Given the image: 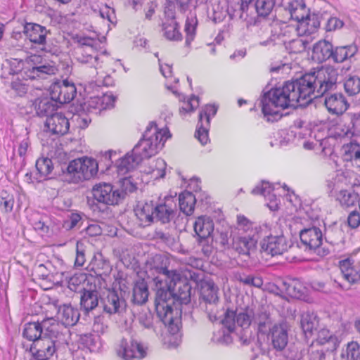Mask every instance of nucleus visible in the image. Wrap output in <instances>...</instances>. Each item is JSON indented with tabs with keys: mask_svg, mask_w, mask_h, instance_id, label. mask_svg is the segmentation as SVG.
Listing matches in <instances>:
<instances>
[{
	"mask_svg": "<svg viewBox=\"0 0 360 360\" xmlns=\"http://www.w3.org/2000/svg\"><path fill=\"white\" fill-rule=\"evenodd\" d=\"M316 86L314 72H311L295 80L286 82L281 87L270 90L261 101L264 116L268 121L278 120L282 117V110L295 108L298 104L303 105L318 98Z\"/></svg>",
	"mask_w": 360,
	"mask_h": 360,
	"instance_id": "1",
	"label": "nucleus"
},
{
	"mask_svg": "<svg viewBox=\"0 0 360 360\" xmlns=\"http://www.w3.org/2000/svg\"><path fill=\"white\" fill-rule=\"evenodd\" d=\"M153 260L157 264L150 271L156 290L155 305L157 315L167 326L169 331L176 334L180 328L181 311L177 308L173 309L172 304L175 300L174 287L181 279L180 271L169 270L163 265L167 259L161 255H156Z\"/></svg>",
	"mask_w": 360,
	"mask_h": 360,
	"instance_id": "2",
	"label": "nucleus"
},
{
	"mask_svg": "<svg viewBox=\"0 0 360 360\" xmlns=\"http://www.w3.org/2000/svg\"><path fill=\"white\" fill-rule=\"evenodd\" d=\"M170 136L168 129H159L155 122H150L147 127L143 138L133 148V153L139 155L142 159L149 158L156 155Z\"/></svg>",
	"mask_w": 360,
	"mask_h": 360,
	"instance_id": "3",
	"label": "nucleus"
},
{
	"mask_svg": "<svg viewBox=\"0 0 360 360\" xmlns=\"http://www.w3.org/2000/svg\"><path fill=\"white\" fill-rule=\"evenodd\" d=\"M98 169V165L95 159L82 157L69 162L65 176L69 183L77 184L95 176Z\"/></svg>",
	"mask_w": 360,
	"mask_h": 360,
	"instance_id": "4",
	"label": "nucleus"
},
{
	"mask_svg": "<svg viewBox=\"0 0 360 360\" xmlns=\"http://www.w3.org/2000/svg\"><path fill=\"white\" fill-rule=\"evenodd\" d=\"M60 312L55 322L50 323V327H46V345H49L48 338L50 339V342L56 340L60 333V326L59 322L65 326H74L79 319V313L78 310L73 308L71 305L64 304L60 307Z\"/></svg>",
	"mask_w": 360,
	"mask_h": 360,
	"instance_id": "5",
	"label": "nucleus"
},
{
	"mask_svg": "<svg viewBox=\"0 0 360 360\" xmlns=\"http://www.w3.org/2000/svg\"><path fill=\"white\" fill-rule=\"evenodd\" d=\"M50 82L51 84L49 92L52 101L63 104L69 103L74 98L77 91L73 83L58 78L50 80Z\"/></svg>",
	"mask_w": 360,
	"mask_h": 360,
	"instance_id": "6",
	"label": "nucleus"
},
{
	"mask_svg": "<svg viewBox=\"0 0 360 360\" xmlns=\"http://www.w3.org/2000/svg\"><path fill=\"white\" fill-rule=\"evenodd\" d=\"M314 72L316 79V88H318L316 96H323L328 91L336 88L338 73L334 68L321 67Z\"/></svg>",
	"mask_w": 360,
	"mask_h": 360,
	"instance_id": "7",
	"label": "nucleus"
},
{
	"mask_svg": "<svg viewBox=\"0 0 360 360\" xmlns=\"http://www.w3.org/2000/svg\"><path fill=\"white\" fill-rule=\"evenodd\" d=\"M217 108L214 105H206L199 113L198 123L195 136L202 145H205L209 141L208 129L211 117H214Z\"/></svg>",
	"mask_w": 360,
	"mask_h": 360,
	"instance_id": "8",
	"label": "nucleus"
},
{
	"mask_svg": "<svg viewBox=\"0 0 360 360\" xmlns=\"http://www.w3.org/2000/svg\"><path fill=\"white\" fill-rule=\"evenodd\" d=\"M340 269L343 278L353 284L360 281V250L349 258L340 262Z\"/></svg>",
	"mask_w": 360,
	"mask_h": 360,
	"instance_id": "9",
	"label": "nucleus"
},
{
	"mask_svg": "<svg viewBox=\"0 0 360 360\" xmlns=\"http://www.w3.org/2000/svg\"><path fill=\"white\" fill-rule=\"evenodd\" d=\"M253 311L251 309H245L238 314L233 310L228 309L222 320L224 327L226 328L229 331H233L236 325L247 328L250 326L252 318L253 316Z\"/></svg>",
	"mask_w": 360,
	"mask_h": 360,
	"instance_id": "10",
	"label": "nucleus"
},
{
	"mask_svg": "<svg viewBox=\"0 0 360 360\" xmlns=\"http://www.w3.org/2000/svg\"><path fill=\"white\" fill-rule=\"evenodd\" d=\"M94 198L99 202L106 205H116L120 201L122 193L118 189H114L110 184H98L94 186Z\"/></svg>",
	"mask_w": 360,
	"mask_h": 360,
	"instance_id": "11",
	"label": "nucleus"
},
{
	"mask_svg": "<svg viewBox=\"0 0 360 360\" xmlns=\"http://www.w3.org/2000/svg\"><path fill=\"white\" fill-rule=\"evenodd\" d=\"M285 12L288 13L290 19L294 20L300 23L299 29H304V33L309 30L305 29L308 24L309 12L306 7L303 0H292L288 3L285 7Z\"/></svg>",
	"mask_w": 360,
	"mask_h": 360,
	"instance_id": "12",
	"label": "nucleus"
},
{
	"mask_svg": "<svg viewBox=\"0 0 360 360\" xmlns=\"http://www.w3.org/2000/svg\"><path fill=\"white\" fill-rule=\"evenodd\" d=\"M316 221L313 220L300 231L301 242L310 250L319 248L323 242L322 231L316 226Z\"/></svg>",
	"mask_w": 360,
	"mask_h": 360,
	"instance_id": "13",
	"label": "nucleus"
},
{
	"mask_svg": "<svg viewBox=\"0 0 360 360\" xmlns=\"http://www.w3.org/2000/svg\"><path fill=\"white\" fill-rule=\"evenodd\" d=\"M261 245L262 250L271 256L282 255L290 247L283 234L270 235L267 238L263 239Z\"/></svg>",
	"mask_w": 360,
	"mask_h": 360,
	"instance_id": "14",
	"label": "nucleus"
},
{
	"mask_svg": "<svg viewBox=\"0 0 360 360\" xmlns=\"http://www.w3.org/2000/svg\"><path fill=\"white\" fill-rule=\"evenodd\" d=\"M288 326L286 322L274 323L268 333V338L272 346L278 351L283 350L288 342Z\"/></svg>",
	"mask_w": 360,
	"mask_h": 360,
	"instance_id": "15",
	"label": "nucleus"
},
{
	"mask_svg": "<svg viewBox=\"0 0 360 360\" xmlns=\"http://www.w3.org/2000/svg\"><path fill=\"white\" fill-rule=\"evenodd\" d=\"M180 274L181 279L176 282L178 290L174 289V297L175 300H179L181 304H187L191 300V286L186 280L189 278L197 281V274L190 271H185L184 275L181 271H180Z\"/></svg>",
	"mask_w": 360,
	"mask_h": 360,
	"instance_id": "16",
	"label": "nucleus"
},
{
	"mask_svg": "<svg viewBox=\"0 0 360 360\" xmlns=\"http://www.w3.org/2000/svg\"><path fill=\"white\" fill-rule=\"evenodd\" d=\"M117 353L124 360H131L134 358L142 359L146 355V352L141 344L134 341L129 343L125 340L121 342Z\"/></svg>",
	"mask_w": 360,
	"mask_h": 360,
	"instance_id": "17",
	"label": "nucleus"
},
{
	"mask_svg": "<svg viewBox=\"0 0 360 360\" xmlns=\"http://www.w3.org/2000/svg\"><path fill=\"white\" fill-rule=\"evenodd\" d=\"M104 311L110 314H120L126 307L124 299L115 290L108 291L103 301Z\"/></svg>",
	"mask_w": 360,
	"mask_h": 360,
	"instance_id": "18",
	"label": "nucleus"
},
{
	"mask_svg": "<svg viewBox=\"0 0 360 360\" xmlns=\"http://www.w3.org/2000/svg\"><path fill=\"white\" fill-rule=\"evenodd\" d=\"M46 128L53 134L63 135L69 129V122L61 112H56L46 116Z\"/></svg>",
	"mask_w": 360,
	"mask_h": 360,
	"instance_id": "19",
	"label": "nucleus"
},
{
	"mask_svg": "<svg viewBox=\"0 0 360 360\" xmlns=\"http://www.w3.org/2000/svg\"><path fill=\"white\" fill-rule=\"evenodd\" d=\"M155 202L153 201L139 203L134 209V212L139 225L147 226L151 224L155 219Z\"/></svg>",
	"mask_w": 360,
	"mask_h": 360,
	"instance_id": "20",
	"label": "nucleus"
},
{
	"mask_svg": "<svg viewBox=\"0 0 360 360\" xmlns=\"http://www.w3.org/2000/svg\"><path fill=\"white\" fill-rule=\"evenodd\" d=\"M324 104L328 110L335 115H341L347 110L349 104L342 94H326Z\"/></svg>",
	"mask_w": 360,
	"mask_h": 360,
	"instance_id": "21",
	"label": "nucleus"
},
{
	"mask_svg": "<svg viewBox=\"0 0 360 360\" xmlns=\"http://www.w3.org/2000/svg\"><path fill=\"white\" fill-rule=\"evenodd\" d=\"M257 237H251L248 233L244 236H238L233 238L232 248L240 255H248L256 248Z\"/></svg>",
	"mask_w": 360,
	"mask_h": 360,
	"instance_id": "22",
	"label": "nucleus"
},
{
	"mask_svg": "<svg viewBox=\"0 0 360 360\" xmlns=\"http://www.w3.org/2000/svg\"><path fill=\"white\" fill-rule=\"evenodd\" d=\"M273 188L267 181H262L260 186H256L252 191L253 194L262 195L266 201L267 207L272 211L278 209L279 200L276 195L272 194Z\"/></svg>",
	"mask_w": 360,
	"mask_h": 360,
	"instance_id": "23",
	"label": "nucleus"
},
{
	"mask_svg": "<svg viewBox=\"0 0 360 360\" xmlns=\"http://www.w3.org/2000/svg\"><path fill=\"white\" fill-rule=\"evenodd\" d=\"M200 298L202 302L219 301V288L211 279L201 280L199 283Z\"/></svg>",
	"mask_w": 360,
	"mask_h": 360,
	"instance_id": "24",
	"label": "nucleus"
},
{
	"mask_svg": "<svg viewBox=\"0 0 360 360\" xmlns=\"http://www.w3.org/2000/svg\"><path fill=\"white\" fill-rule=\"evenodd\" d=\"M342 156L345 161L351 162L360 172V146L358 143L351 142L344 144L342 147Z\"/></svg>",
	"mask_w": 360,
	"mask_h": 360,
	"instance_id": "25",
	"label": "nucleus"
},
{
	"mask_svg": "<svg viewBox=\"0 0 360 360\" xmlns=\"http://www.w3.org/2000/svg\"><path fill=\"white\" fill-rule=\"evenodd\" d=\"M142 158L139 155L133 153L126 154L120 158L117 163V172L120 175H125L129 171L134 169L141 161Z\"/></svg>",
	"mask_w": 360,
	"mask_h": 360,
	"instance_id": "26",
	"label": "nucleus"
},
{
	"mask_svg": "<svg viewBox=\"0 0 360 360\" xmlns=\"http://www.w3.org/2000/svg\"><path fill=\"white\" fill-rule=\"evenodd\" d=\"M115 98L111 94H105L101 96L91 97L88 101L89 109L99 111L111 108L114 106Z\"/></svg>",
	"mask_w": 360,
	"mask_h": 360,
	"instance_id": "27",
	"label": "nucleus"
},
{
	"mask_svg": "<svg viewBox=\"0 0 360 360\" xmlns=\"http://www.w3.org/2000/svg\"><path fill=\"white\" fill-rule=\"evenodd\" d=\"M194 231L200 238H207L214 231V223L209 217H199L194 223Z\"/></svg>",
	"mask_w": 360,
	"mask_h": 360,
	"instance_id": "28",
	"label": "nucleus"
},
{
	"mask_svg": "<svg viewBox=\"0 0 360 360\" xmlns=\"http://www.w3.org/2000/svg\"><path fill=\"white\" fill-rule=\"evenodd\" d=\"M333 56V45L327 41H319L313 48L312 57L314 59L323 62Z\"/></svg>",
	"mask_w": 360,
	"mask_h": 360,
	"instance_id": "29",
	"label": "nucleus"
},
{
	"mask_svg": "<svg viewBox=\"0 0 360 360\" xmlns=\"http://www.w3.org/2000/svg\"><path fill=\"white\" fill-rule=\"evenodd\" d=\"M44 27L35 23H26L23 27V32L30 41L44 45L45 43V34H43Z\"/></svg>",
	"mask_w": 360,
	"mask_h": 360,
	"instance_id": "30",
	"label": "nucleus"
},
{
	"mask_svg": "<svg viewBox=\"0 0 360 360\" xmlns=\"http://www.w3.org/2000/svg\"><path fill=\"white\" fill-rule=\"evenodd\" d=\"M318 345H326L327 351H334L338 346V340L328 329L323 328L319 331L316 340Z\"/></svg>",
	"mask_w": 360,
	"mask_h": 360,
	"instance_id": "31",
	"label": "nucleus"
},
{
	"mask_svg": "<svg viewBox=\"0 0 360 360\" xmlns=\"http://www.w3.org/2000/svg\"><path fill=\"white\" fill-rule=\"evenodd\" d=\"M148 295L147 283L143 279L137 281L133 288V302L137 304H143L147 302Z\"/></svg>",
	"mask_w": 360,
	"mask_h": 360,
	"instance_id": "32",
	"label": "nucleus"
},
{
	"mask_svg": "<svg viewBox=\"0 0 360 360\" xmlns=\"http://www.w3.org/2000/svg\"><path fill=\"white\" fill-rule=\"evenodd\" d=\"M63 264L59 259L53 262H46V270L49 274L46 275V279L51 281L53 283L59 284L63 282V272L62 271Z\"/></svg>",
	"mask_w": 360,
	"mask_h": 360,
	"instance_id": "33",
	"label": "nucleus"
},
{
	"mask_svg": "<svg viewBox=\"0 0 360 360\" xmlns=\"http://www.w3.org/2000/svg\"><path fill=\"white\" fill-rule=\"evenodd\" d=\"M81 307L85 311L95 309L98 304V292L95 290H84L80 298Z\"/></svg>",
	"mask_w": 360,
	"mask_h": 360,
	"instance_id": "34",
	"label": "nucleus"
},
{
	"mask_svg": "<svg viewBox=\"0 0 360 360\" xmlns=\"http://www.w3.org/2000/svg\"><path fill=\"white\" fill-rule=\"evenodd\" d=\"M31 68L28 70L27 77L31 79H34L40 77V75L45 73V63L44 58L40 55H32L30 58Z\"/></svg>",
	"mask_w": 360,
	"mask_h": 360,
	"instance_id": "35",
	"label": "nucleus"
},
{
	"mask_svg": "<svg viewBox=\"0 0 360 360\" xmlns=\"http://www.w3.org/2000/svg\"><path fill=\"white\" fill-rule=\"evenodd\" d=\"M301 327L306 335H311L313 331L316 330L319 321L316 315L313 312H305L301 316Z\"/></svg>",
	"mask_w": 360,
	"mask_h": 360,
	"instance_id": "36",
	"label": "nucleus"
},
{
	"mask_svg": "<svg viewBox=\"0 0 360 360\" xmlns=\"http://www.w3.org/2000/svg\"><path fill=\"white\" fill-rule=\"evenodd\" d=\"M179 208L186 215H190L193 212L196 198L191 192H184L179 195Z\"/></svg>",
	"mask_w": 360,
	"mask_h": 360,
	"instance_id": "37",
	"label": "nucleus"
},
{
	"mask_svg": "<svg viewBox=\"0 0 360 360\" xmlns=\"http://www.w3.org/2000/svg\"><path fill=\"white\" fill-rule=\"evenodd\" d=\"M356 52L357 48L353 45L336 47L335 50L333 49L332 58L336 63H342L354 56Z\"/></svg>",
	"mask_w": 360,
	"mask_h": 360,
	"instance_id": "38",
	"label": "nucleus"
},
{
	"mask_svg": "<svg viewBox=\"0 0 360 360\" xmlns=\"http://www.w3.org/2000/svg\"><path fill=\"white\" fill-rule=\"evenodd\" d=\"M42 333V327L38 322H30L25 325L23 330V337L30 341H33V343L41 338Z\"/></svg>",
	"mask_w": 360,
	"mask_h": 360,
	"instance_id": "39",
	"label": "nucleus"
},
{
	"mask_svg": "<svg viewBox=\"0 0 360 360\" xmlns=\"http://www.w3.org/2000/svg\"><path fill=\"white\" fill-rule=\"evenodd\" d=\"M91 265L92 270L98 275H108L112 270L110 262L101 254L94 256Z\"/></svg>",
	"mask_w": 360,
	"mask_h": 360,
	"instance_id": "40",
	"label": "nucleus"
},
{
	"mask_svg": "<svg viewBox=\"0 0 360 360\" xmlns=\"http://www.w3.org/2000/svg\"><path fill=\"white\" fill-rule=\"evenodd\" d=\"M45 166V157L43 155L37 159L35 165V171L30 174L27 173L25 176L29 182L37 183L43 182L45 180L44 174V167Z\"/></svg>",
	"mask_w": 360,
	"mask_h": 360,
	"instance_id": "41",
	"label": "nucleus"
},
{
	"mask_svg": "<svg viewBox=\"0 0 360 360\" xmlns=\"http://www.w3.org/2000/svg\"><path fill=\"white\" fill-rule=\"evenodd\" d=\"M166 162L163 159L158 158L153 160L150 165L148 169H145L143 172L152 175V178L158 179L162 178L165 174Z\"/></svg>",
	"mask_w": 360,
	"mask_h": 360,
	"instance_id": "42",
	"label": "nucleus"
},
{
	"mask_svg": "<svg viewBox=\"0 0 360 360\" xmlns=\"http://www.w3.org/2000/svg\"><path fill=\"white\" fill-rule=\"evenodd\" d=\"M155 218L162 223L169 222L174 215L173 209L165 203H155Z\"/></svg>",
	"mask_w": 360,
	"mask_h": 360,
	"instance_id": "43",
	"label": "nucleus"
},
{
	"mask_svg": "<svg viewBox=\"0 0 360 360\" xmlns=\"http://www.w3.org/2000/svg\"><path fill=\"white\" fill-rule=\"evenodd\" d=\"M285 48L290 53H299L304 51L309 45V42L302 38L297 37L288 42L285 41Z\"/></svg>",
	"mask_w": 360,
	"mask_h": 360,
	"instance_id": "44",
	"label": "nucleus"
},
{
	"mask_svg": "<svg viewBox=\"0 0 360 360\" xmlns=\"http://www.w3.org/2000/svg\"><path fill=\"white\" fill-rule=\"evenodd\" d=\"M164 35L169 40H180L181 34L179 31L177 22L172 20L169 22H165L163 24Z\"/></svg>",
	"mask_w": 360,
	"mask_h": 360,
	"instance_id": "45",
	"label": "nucleus"
},
{
	"mask_svg": "<svg viewBox=\"0 0 360 360\" xmlns=\"http://www.w3.org/2000/svg\"><path fill=\"white\" fill-rule=\"evenodd\" d=\"M358 198V193L355 192H350L347 190H342L337 195V200L342 206L345 207L353 206L357 201Z\"/></svg>",
	"mask_w": 360,
	"mask_h": 360,
	"instance_id": "46",
	"label": "nucleus"
},
{
	"mask_svg": "<svg viewBox=\"0 0 360 360\" xmlns=\"http://www.w3.org/2000/svg\"><path fill=\"white\" fill-rule=\"evenodd\" d=\"M81 341L91 352L98 351L101 346L99 335L85 334L82 335Z\"/></svg>",
	"mask_w": 360,
	"mask_h": 360,
	"instance_id": "47",
	"label": "nucleus"
},
{
	"mask_svg": "<svg viewBox=\"0 0 360 360\" xmlns=\"http://www.w3.org/2000/svg\"><path fill=\"white\" fill-rule=\"evenodd\" d=\"M256 322L257 323L259 332L263 334L269 333L271 326H274L272 319L266 313H262L259 314Z\"/></svg>",
	"mask_w": 360,
	"mask_h": 360,
	"instance_id": "48",
	"label": "nucleus"
},
{
	"mask_svg": "<svg viewBox=\"0 0 360 360\" xmlns=\"http://www.w3.org/2000/svg\"><path fill=\"white\" fill-rule=\"evenodd\" d=\"M94 51H89L87 53L83 51H78L77 52V60L81 63H90L95 67V69L98 68H101L99 65L100 58L96 55L93 56L91 52H94Z\"/></svg>",
	"mask_w": 360,
	"mask_h": 360,
	"instance_id": "49",
	"label": "nucleus"
},
{
	"mask_svg": "<svg viewBox=\"0 0 360 360\" xmlns=\"http://www.w3.org/2000/svg\"><path fill=\"white\" fill-rule=\"evenodd\" d=\"M345 90L349 96H354L360 92V78L356 76L349 77L344 84Z\"/></svg>",
	"mask_w": 360,
	"mask_h": 360,
	"instance_id": "50",
	"label": "nucleus"
},
{
	"mask_svg": "<svg viewBox=\"0 0 360 360\" xmlns=\"http://www.w3.org/2000/svg\"><path fill=\"white\" fill-rule=\"evenodd\" d=\"M275 5V0H255V6L259 15L266 16L270 13Z\"/></svg>",
	"mask_w": 360,
	"mask_h": 360,
	"instance_id": "51",
	"label": "nucleus"
},
{
	"mask_svg": "<svg viewBox=\"0 0 360 360\" xmlns=\"http://www.w3.org/2000/svg\"><path fill=\"white\" fill-rule=\"evenodd\" d=\"M201 307L203 308L207 314V317L211 321L217 319L219 315L218 301H210L207 302H200Z\"/></svg>",
	"mask_w": 360,
	"mask_h": 360,
	"instance_id": "52",
	"label": "nucleus"
},
{
	"mask_svg": "<svg viewBox=\"0 0 360 360\" xmlns=\"http://www.w3.org/2000/svg\"><path fill=\"white\" fill-rule=\"evenodd\" d=\"M251 237H257V242L260 238H267L270 235H272V231L270 226L264 224L262 225L255 226L250 233Z\"/></svg>",
	"mask_w": 360,
	"mask_h": 360,
	"instance_id": "53",
	"label": "nucleus"
},
{
	"mask_svg": "<svg viewBox=\"0 0 360 360\" xmlns=\"http://www.w3.org/2000/svg\"><path fill=\"white\" fill-rule=\"evenodd\" d=\"M332 134L335 139H342L351 136L353 133L350 127L341 121L335 126Z\"/></svg>",
	"mask_w": 360,
	"mask_h": 360,
	"instance_id": "54",
	"label": "nucleus"
},
{
	"mask_svg": "<svg viewBox=\"0 0 360 360\" xmlns=\"http://www.w3.org/2000/svg\"><path fill=\"white\" fill-rule=\"evenodd\" d=\"M198 24L197 18L195 16L191 15L187 18L185 24V32L186 33V43L188 44L193 40L195 33V29Z\"/></svg>",
	"mask_w": 360,
	"mask_h": 360,
	"instance_id": "55",
	"label": "nucleus"
},
{
	"mask_svg": "<svg viewBox=\"0 0 360 360\" xmlns=\"http://www.w3.org/2000/svg\"><path fill=\"white\" fill-rule=\"evenodd\" d=\"M58 300L46 302V323L49 321H56L60 310H61V306H58Z\"/></svg>",
	"mask_w": 360,
	"mask_h": 360,
	"instance_id": "56",
	"label": "nucleus"
},
{
	"mask_svg": "<svg viewBox=\"0 0 360 360\" xmlns=\"http://www.w3.org/2000/svg\"><path fill=\"white\" fill-rule=\"evenodd\" d=\"M93 330L98 335L105 334L108 332V325L103 316H97L95 317L93 323Z\"/></svg>",
	"mask_w": 360,
	"mask_h": 360,
	"instance_id": "57",
	"label": "nucleus"
},
{
	"mask_svg": "<svg viewBox=\"0 0 360 360\" xmlns=\"http://www.w3.org/2000/svg\"><path fill=\"white\" fill-rule=\"evenodd\" d=\"M347 355L349 360H360V345L356 342L348 343Z\"/></svg>",
	"mask_w": 360,
	"mask_h": 360,
	"instance_id": "58",
	"label": "nucleus"
},
{
	"mask_svg": "<svg viewBox=\"0 0 360 360\" xmlns=\"http://www.w3.org/2000/svg\"><path fill=\"white\" fill-rule=\"evenodd\" d=\"M86 261L84 245L82 242L77 241L76 244V257L75 266H82Z\"/></svg>",
	"mask_w": 360,
	"mask_h": 360,
	"instance_id": "59",
	"label": "nucleus"
},
{
	"mask_svg": "<svg viewBox=\"0 0 360 360\" xmlns=\"http://www.w3.org/2000/svg\"><path fill=\"white\" fill-rule=\"evenodd\" d=\"M237 229L238 231H242L243 233L248 234L251 233L253 229L252 224L243 215H238L237 217Z\"/></svg>",
	"mask_w": 360,
	"mask_h": 360,
	"instance_id": "60",
	"label": "nucleus"
},
{
	"mask_svg": "<svg viewBox=\"0 0 360 360\" xmlns=\"http://www.w3.org/2000/svg\"><path fill=\"white\" fill-rule=\"evenodd\" d=\"M199 105V99L198 97L193 96L189 100L184 104L180 108V112H188L193 111Z\"/></svg>",
	"mask_w": 360,
	"mask_h": 360,
	"instance_id": "61",
	"label": "nucleus"
},
{
	"mask_svg": "<svg viewBox=\"0 0 360 360\" xmlns=\"http://www.w3.org/2000/svg\"><path fill=\"white\" fill-rule=\"evenodd\" d=\"M79 47L78 51H83L87 53L89 51H94V46L97 44V41L93 39L84 37L79 41Z\"/></svg>",
	"mask_w": 360,
	"mask_h": 360,
	"instance_id": "62",
	"label": "nucleus"
},
{
	"mask_svg": "<svg viewBox=\"0 0 360 360\" xmlns=\"http://www.w3.org/2000/svg\"><path fill=\"white\" fill-rule=\"evenodd\" d=\"M239 281L245 285H252L257 288H260L263 285V281L260 277H256L250 275L240 277Z\"/></svg>",
	"mask_w": 360,
	"mask_h": 360,
	"instance_id": "63",
	"label": "nucleus"
},
{
	"mask_svg": "<svg viewBox=\"0 0 360 360\" xmlns=\"http://www.w3.org/2000/svg\"><path fill=\"white\" fill-rule=\"evenodd\" d=\"M343 22L336 17L330 18L326 23V30L327 32L335 31L342 27Z\"/></svg>",
	"mask_w": 360,
	"mask_h": 360,
	"instance_id": "64",
	"label": "nucleus"
}]
</instances>
